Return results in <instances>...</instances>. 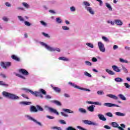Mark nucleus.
I'll return each instance as SVG.
<instances>
[{
    "mask_svg": "<svg viewBox=\"0 0 130 130\" xmlns=\"http://www.w3.org/2000/svg\"><path fill=\"white\" fill-rule=\"evenodd\" d=\"M42 34L43 35V36H44V37H46V38H50V36H49V35L48 34L42 32Z\"/></svg>",
    "mask_w": 130,
    "mask_h": 130,
    "instance_id": "a18cd8bd",
    "label": "nucleus"
},
{
    "mask_svg": "<svg viewBox=\"0 0 130 130\" xmlns=\"http://www.w3.org/2000/svg\"><path fill=\"white\" fill-rule=\"evenodd\" d=\"M37 109L38 110H38L39 111H43V108H42V107H41L39 105H37Z\"/></svg>",
    "mask_w": 130,
    "mask_h": 130,
    "instance_id": "49530a36",
    "label": "nucleus"
},
{
    "mask_svg": "<svg viewBox=\"0 0 130 130\" xmlns=\"http://www.w3.org/2000/svg\"><path fill=\"white\" fill-rule=\"evenodd\" d=\"M59 60H63L64 61H69V59L68 58L64 57H60L58 58Z\"/></svg>",
    "mask_w": 130,
    "mask_h": 130,
    "instance_id": "473e14b6",
    "label": "nucleus"
},
{
    "mask_svg": "<svg viewBox=\"0 0 130 130\" xmlns=\"http://www.w3.org/2000/svg\"><path fill=\"white\" fill-rule=\"evenodd\" d=\"M19 104L21 105H31L32 103H31V102H20Z\"/></svg>",
    "mask_w": 130,
    "mask_h": 130,
    "instance_id": "393cba45",
    "label": "nucleus"
},
{
    "mask_svg": "<svg viewBox=\"0 0 130 130\" xmlns=\"http://www.w3.org/2000/svg\"><path fill=\"white\" fill-rule=\"evenodd\" d=\"M46 117H47V118H48L49 119H54V117H53L52 116L47 115Z\"/></svg>",
    "mask_w": 130,
    "mask_h": 130,
    "instance_id": "052dcab7",
    "label": "nucleus"
},
{
    "mask_svg": "<svg viewBox=\"0 0 130 130\" xmlns=\"http://www.w3.org/2000/svg\"><path fill=\"white\" fill-rule=\"evenodd\" d=\"M111 125H112L113 127L118 128L119 130H124L123 128H121V127L119 126V125L116 122H112Z\"/></svg>",
    "mask_w": 130,
    "mask_h": 130,
    "instance_id": "9d476101",
    "label": "nucleus"
},
{
    "mask_svg": "<svg viewBox=\"0 0 130 130\" xmlns=\"http://www.w3.org/2000/svg\"><path fill=\"white\" fill-rule=\"evenodd\" d=\"M98 46L101 52H105V47L102 42H98Z\"/></svg>",
    "mask_w": 130,
    "mask_h": 130,
    "instance_id": "423d86ee",
    "label": "nucleus"
},
{
    "mask_svg": "<svg viewBox=\"0 0 130 130\" xmlns=\"http://www.w3.org/2000/svg\"><path fill=\"white\" fill-rule=\"evenodd\" d=\"M12 59H14V60H16V61H20V58L17 57V56L15 55H13L11 56Z\"/></svg>",
    "mask_w": 130,
    "mask_h": 130,
    "instance_id": "c85d7f7f",
    "label": "nucleus"
},
{
    "mask_svg": "<svg viewBox=\"0 0 130 130\" xmlns=\"http://www.w3.org/2000/svg\"><path fill=\"white\" fill-rule=\"evenodd\" d=\"M51 87H52L53 90L55 91L56 93H60L61 89L57 87H53L52 84L51 85Z\"/></svg>",
    "mask_w": 130,
    "mask_h": 130,
    "instance_id": "dca6fc26",
    "label": "nucleus"
},
{
    "mask_svg": "<svg viewBox=\"0 0 130 130\" xmlns=\"http://www.w3.org/2000/svg\"><path fill=\"white\" fill-rule=\"evenodd\" d=\"M82 122H83L84 124H87V125H98V123L88 120H83Z\"/></svg>",
    "mask_w": 130,
    "mask_h": 130,
    "instance_id": "0eeeda50",
    "label": "nucleus"
},
{
    "mask_svg": "<svg viewBox=\"0 0 130 130\" xmlns=\"http://www.w3.org/2000/svg\"><path fill=\"white\" fill-rule=\"evenodd\" d=\"M51 129L53 130H61V128L58 126H52L51 127Z\"/></svg>",
    "mask_w": 130,
    "mask_h": 130,
    "instance_id": "e433bc0d",
    "label": "nucleus"
},
{
    "mask_svg": "<svg viewBox=\"0 0 130 130\" xmlns=\"http://www.w3.org/2000/svg\"><path fill=\"white\" fill-rule=\"evenodd\" d=\"M50 102L51 103H53L54 104H55L56 105H57V106H61V103L60 102L58 101H56V100H52Z\"/></svg>",
    "mask_w": 130,
    "mask_h": 130,
    "instance_id": "f3484780",
    "label": "nucleus"
},
{
    "mask_svg": "<svg viewBox=\"0 0 130 130\" xmlns=\"http://www.w3.org/2000/svg\"><path fill=\"white\" fill-rule=\"evenodd\" d=\"M85 63L86 66H88L89 67L92 66V63L89 61H85Z\"/></svg>",
    "mask_w": 130,
    "mask_h": 130,
    "instance_id": "de8ad7c7",
    "label": "nucleus"
},
{
    "mask_svg": "<svg viewBox=\"0 0 130 130\" xmlns=\"http://www.w3.org/2000/svg\"><path fill=\"white\" fill-rule=\"evenodd\" d=\"M15 75L17 76V77H19V78H21V79H23V80H26V77H24V76H23L22 75H21L19 74H16Z\"/></svg>",
    "mask_w": 130,
    "mask_h": 130,
    "instance_id": "a19ab883",
    "label": "nucleus"
},
{
    "mask_svg": "<svg viewBox=\"0 0 130 130\" xmlns=\"http://www.w3.org/2000/svg\"><path fill=\"white\" fill-rule=\"evenodd\" d=\"M56 22H57L58 24H61V23H62V21L59 17H58L56 19Z\"/></svg>",
    "mask_w": 130,
    "mask_h": 130,
    "instance_id": "79ce46f5",
    "label": "nucleus"
},
{
    "mask_svg": "<svg viewBox=\"0 0 130 130\" xmlns=\"http://www.w3.org/2000/svg\"><path fill=\"white\" fill-rule=\"evenodd\" d=\"M92 61L93 62H96L98 61V59H96V57H93V58H92Z\"/></svg>",
    "mask_w": 130,
    "mask_h": 130,
    "instance_id": "69168bd1",
    "label": "nucleus"
},
{
    "mask_svg": "<svg viewBox=\"0 0 130 130\" xmlns=\"http://www.w3.org/2000/svg\"><path fill=\"white\" fill-rule=\"evenodd\" d=\"M118 96L121 99V100L125 101L126 100V98L124 97V95L122 94H119L118 95Z\"/></svg>",
    "mask_w": 130,
    "mask_h": 130,
    "instance_id": "c756f323",
    "label": "nucleus"
},
{
    "mask_svg": "<svg viewBox=\"0 0 130 130\" xmlns=\"http://www.w3.org/2000/svg\"><path fill=\"white\" fill-rule=\"evenodd\" d=\"M102 39H103V40H104V41L105 42H109V39L106 37L103 36L102 37Z\"/></svg>",
    "mask_w": 130,
    "mask_h": 130,
    "instance_id": "37998d69",
    "label": "nucleus"
},
{
    "mask_svg": "<svg viewBox=\"0 0 130 130\" xmlns=\"http://www.w3.org/2000/svg\"><path fill=\"white\" fill-rule=\"evenodd\" d=\"M24 24L27 27H30L31 26V23H30L29 22H28L27 21H24Z\"/></svg>",
    "mask_w": 130,
    "mask_h": 130,
    "instance_id": "f704fd0d",
    "label": "nucleus"
},
{
    "mask_svg": "<svg viewBox=\"0 0 130 130\" xmlns=\"http://www.w3.org/2000/svg\"><path fill=\"white\" fill-rule=\"evenodd\" d=\"M11 62H2L1 63V67L3 69H7L8 68H9V67H11Z\"/></svg>",
    "mask_w": 130,
    "mask_h": 130,
    "instance_id": "6e6552de",
    "label": "nucleus"
},
{
    "mask_svg": "<svg viewBox=\"0 0 130 130\" xmlns=\"http://www.w3.org/2000/svg\"><path fill=\"white\" fill-rule=\"evenodd\" d=\"M104 128H106V129H111V127L107 125H106L104 126Z\"/></svg>",
    "mask_w": 130,
    "mask_h": 130,
    "instance_id": "0e129e2a",
    "label": "nucleus"
},
{
    "mask_svg": "<svg viewBox=\"0 0 130 130\" xmlns=\"http://www.w3.org/2000/svg\"><path fill=\"white\" fill-rule=\"evenodd\" d=\"M30 112H38V110L34 106H31L30 108Z\"/></svg>",
    "mask_w": 130,
    "mask_h": 130,
    "instance_id": "412c9836",
    "label": "nucleus"
},
{
    "mask_svg": "<svg viewBox=\"0 0 130 130\" xmlns=\"http://www.w3.org/2000/svg\"><path fill=\"white\" fill-rule=\"evenodd\" d=\"M105 5L109 10L112 11V7H111V5H110V4H109V3H106L105 4Z\"/></svg>",
    "mask_w": 130,
    "mask_h": 130,
    "instance_id": "7c9ffc66",
    "label": "nucleus"
},
{
    "mask_svg": "<svg viewBox=\"0 0 130 130\" xmlns=\"http://www.w3.org/2000/svg\"><path fill=\"white\" fill-rule=\"evenodd\" d=\"M45 108H48L49 112H51V113H54L55 114H56V115H58V114H59L58 113V112H57V111H56V110H55L52 108H50V107H48V106H45Z\"/></svg>",
    "mask_w": 130,
    "mask_h": 130,
    "instance_id": "1a4fd4ad",
    "label": "nucleus"
},
{
    "mask_svg": "<svg viewBox=\"0 0 130 130\" xmlns=\"http://www.w3.org/2000/svg\"><path fill=\"white\" fill-rule=\"evenodd\" d=\"M114 81L116 83H122L123 79L120 77H116L114 79Z\"/></svg>",
    "mask_w": 130,
    "mask_h": 130,
    "instance_id": "4be33fe9",
    "label": "nucleus"
},
{
    "mask_svg": "<svg viewBox=\"0 0 130 130\" xmlns=\"http://www.w3.org/2000/svg\"><path fill=\"white\" fill-rule=\"evenodd\" d=\"M107 96L109 97L112 99H114V100H118V97L113 94H107Z\"/></svg>",
    "mask_w": 130,
    "mask_h": 130,
    "instance_id": "a211bd4d",
    "label": "nucleus"
},
{
    "mask_svg": "<svg viewBox=\"0 0 130 130\" xmlns=\"http://www.w3.org/2000/svg\"><path fill=\"white\" fill-rule=\"evenodd\" d=\"M104 106H107V107H119L118 105H115L114 104H111L110 103H106L104 104Z\"/></svg>",
    "mask_w": 130,
    "mask_h": 130,
    "instance_id": "f8f14e48",
    "label": "nucleus"
},
{
    "mask_svg": "<svg viewBox=\"0 0 130 130\" xmlns=\"http://www.w3.org/2000/svg\"><path fill=\"white\" fill-rule=\"evenodd\" d=\"M34 95L36 97H40V98L43 99L44 96L43 95H46V91L44 89L41 88L38 91H34Z\"/></svg>",
    "mask_w": 130,
    "mask_h": 130,
    "instance_id": "7ed1b4c3",
    "label": "nucleus"
},
{
    "mask_svg": "<svg viewBox=\"0 0 130 130\" xmlns=\"http://www.w3.org/2000/svg\"><path fill=\"white\" fill-rule=\"evenodd\" d=\"M87 109H88V111H90V112H94V110L95 109V106H94V105H92L90 106L89 107H88L87 108Z\"/></svg>",
    "mask_w": 130,
    "mask_h": 130,
    "instance_id": "5701e85b",
    "label": "nucleus"
},
{
    "mask_svg": "<svg viewBox=\"0 0 130 130\" xmlns=\"http://www.w3.org/2000/svg\"><path fill=\"white\" fill-rule=\"evenodd\" d=\"M22 5L24 8H26V9H29V8H30V5H29L27 3H23Z\"/></svg>",
    "mask_w": 130,
    "mask_h": 130,
    "instance_id": "c9c22d12",
    "label": "nucleus"
},
{
    "mask_svg": "<svg viewBox=\"0 0 130 130\" xmlns=\"http://www.w3.org/2000/svg\"><path fill=\"white\" fill-rule=\"evenodd\" d=\"M71 12H76V7L75 6H72L70 7Z\"/></svg>",
    "mask_w": 130,
    "mask_h": 130,
    "instance_id": "603ef678",
    "label": "nucleus"
},
{
    "mask_svg": "<svg viewBox=\"0 0 130 130\" xmlns=\"http://www.w3.org/2000/svg\"><path fill=\"white\" fill-rule=\"evenodd\" d=\"M40 23L42 25V26H43L44 27H47V23L44 21H40Z\"/></svg>",
    "mask_w": 130,
    "mask_h": 130,
    "instance_id": "72a5a7b5",
    "label": "nucleus"
},
{
    "mask_svg": "<svg viewBox=\"0 0 130 130\" xmlns=\"http://www.w3.org/2000/svg\"><path fill=\"white\" fill-rule=\"evenodd\" d=\"M117 116H125V114L119 112H116L115 113Z\"/></svg>",
    "mask_w": 130,
    "mask_h": 130,
    "instance_id": "a878e982",
    "label": "nucleus"
},
{
    "mask_svg": "<svg viewBox=\"0 0 130 130\" xmlns=\"http://www.w3.org/2000/svg\"><path fill=\"white\" fill-rule=\"evenodd\" d=\"M66 130H77L75 128L73 127L72 126H69L66 128Z\"/></svg>",
    "mask_w": 130,
    "mask_h": 130,
    "instance_id": "6e6d98bb",
    "label": "nucleus"
},
{
    "mask_svg": "<svg viewBox=\"0 0 130 130\" xmlns=\"http://www.w3.org/2000/svg\"><path fill=\"white\" fill-rule=\"evenodd\" d=\"M2 20H3L4 22H8V21H9V18L7 17H3Z\"/></svg>",
    "mask_w": 130,
    "mask_h": 130,
    "instance_id": "bf43d9fd",
    "label": "nucleus"
},
{
    "mask_svg": "<svg viewBox=\"0 0 130 130\" xmlns=\"http://www.w3.org/2000/svg\"><path fill=\"white\" fill-rule=\"evenodd\" d=\"M122 70L123 72H124V73H125V74H127L128 73V70H127V69H126V68H125L123 66H122Z\"/></svg>",
    "mask_w": 130,
    "mask_h": 130,
    "instance_id": "2f4dec72",
    "label": "nucleus"
},
{
    "mask_svg": "<svg viewBox=\"0 0 130 130\" xmlns=\"http://www.w3.org/2000/svg\"><path fill=\"white\" fill-rule=\"evenodd\" d=\"M59 122H60V123H61V124H66V121H64V120H60L59 121Z\"/></svg>",
    "mask_w": 130,
    "mask_h": 130,
    "instance_id": "680f3d73",
    "label": "nucleus"
},
{
    "mask_svg": "<svg viewBox=\"0 0 130 130\" xmlns=\"http://www.w3.org/2000/svg\"><path fill=\"white\" fill-rule=\"evenodd\" d=\"M98 95H103L104 92L103 91H97Z\"/></svg>",
    "mask_w": 130,
    "mask_h": 130,
    "instance_id": "e2e57ef3",
    "label": "nucleus"
},
{
    "mask_svg": "<svg viewBox=\"0 0 130 130\" xmlns=\"http://www.w3.org/2000/svg\"><path fill=\"white\" fill-rule=\"evenodd\" d=\"M41 45L42 46H44V48H46V49H47V50H49V51H57V52H60L61 50L59 48H53L51 47L50 46H48L47 44H45L44 42H41L40 43Z\"/></svg>",
    "mask_w": 130,
    "mask_h": 130,
    "instance_id": "f03ea898",
    "label": "nucleus"
},
{
    "mask_svg": "<svg viewBox=\"0 0 130 130\" xmlns=\"http://www.w3.org/2000/svg\"><path fill=\"white\" fill-rule=\"evenodd\" d=\"M62 29L64 30H70V27H69L67 26H62Z\"/></svg>",
    "mask_w": 130,
    "mask_h": 130,
    "instance_id": "5fc2aeb1",
    "label": "nucleus"
},
{
    "mask_svg": "<svg viewBox=\"0 0 130 130\" xmlns=\"http://www.w3.org/2000/svg\"><path fill=\"white\" fill-rule=\"evenodd\" d=\"M62 111H64V112H67V113H71L74 114L75 113V112L73 111H72V110L69 109H62Z\"/></svg>",
    "mask_w": 130,
    "mask_h": 130,
    "instance_id": "b1692460",
    "label": "nucleus"
},
{
    "mask_svg": "<svg viewBox=\"0 0 130 130\" xmlns=\"http://www.w3.org/2000/svg\"><path fill=\"white\" fill-rule=\"evenodd\" d=\"M25 117H26L29 120H31V121H34V122H35L36 124L38 125H39L40 126H42V124L40 122H39L36 119H34V118L32 117L30 115H26Z\"/></svg>",
    "mask_w": 130,
    "mask_h": 130,
    "instance_id": "39448f33",
    "label": "nucleus"
},
{
    "mask_svg": "<svg viewBox=\"0 0 130 130\" xmlns=\"http://www.w3.org/2000/svg\"><path fill=\"white\" fill-rule=\"evenodd\" d=\"M18 18L19 19V21H20V22H24L25 21V20H24V18L21 16H18Z\"/></svg>",
    "mask_w": 130,
    "mask_h": 130,
    "instance_id": "3c124183",
    "label": "nucleus"
},
{
    "mask_svg": "<svg viewBox=\"0 0 130 130\" xmlns=\"http://www.w3.org/2000/svg\"><path fill=\"white\" fill-rule=\"evenodd\" d=\"M98 116L99 119H100L101 120H102L103 121H106V118H105V117H104V115H103V114H99Z\"/></svg>",
    "mask_w": 130,
    "mask_h": 130,
    "instance_id": "aec40b11",
    "label": "nucleus"
},
{
    "mask_svg": "<svg viewBox=\"0 0 130 130\" xmlns=\"http://www.w3.org/2000/svg\"><path fill=\"white\" fill-rule=\"evenodd\" d=\"M112 68L114 71V72H116V73H120L121 71L120 69L117 67V66L113 65L112 66Z\"/></svg>",
    "mask_w": 130,
    "mask_h": 130,
    "instance_id": "2eb2a0df",
    "label": "nucleus"
},
{
    "mask_svg": "<svg viewBox=\"0 0 130 130\" xmlns=\"http://www.w3.org/2000/svg\"><path fill=\"white\" fill-rule=\"evenodd\" d=\"M83 5L85 6V7H90V3L87 1L83 2Z\"/></svg>",
    "mask_w": 130,
    "mask_h": 130,
    "instance_id": "09e8293b",
    "label": "nucleus"
},
{
    "mask_svg": "<svg viewBox=\"0 0 130 130\" xmlns=\"http://www.w3.org/2000/svg\"><path fill=\"white\" fill-rule=\"evenodd\" d=\"M2 94L4 97H6V98H9V99H11L12 100H17L20 99V98L16 95V94H14L7 91H3L2 92Z\"/></svg>",
    "mask_w": 130,
    "mask_h": 130,
    "instance_id": "f257e3e1",
    "label": "nucleus"
},
{
    "mask_svg": "<svg viewBox=\"0 0 130 130\" xmlns=\"http://www.w3.org/2000/svg\"><path fill=\"white\" fill-rule=\"evenodd\" d=\"M60 114L62 116H64V117H69V115H68L67 114H66L63 112H61Z\"/></svg>",
    "mask_w": 130,
    "mask_h": 130,
    "instance_id": "8fccbe9b",
    "label": "nucleus"
},
{
    "mask_svg": "<svg viewBox=\"0 0 130 130\" xmlns=\"http://www.w3.org/2000/svg\"><path fill=\"white\" fill-rule=\"evenodd\" d=\"M106 72L109 74V75H111L112 76H113V75H115V73L109 69H106Z\"/></svg>",
    "mask_w": 130,
    "mask_h": 130,
    "instance_id": "cd10ccee",
    "label": "nucleus"
},
{
    "mask_svg": "<svg viewBox=\"0 0 130 130\" xmlns=\"http://www.w3.org/2000/svg\"><path fill=\"white\" fill-rule=\"evenodd\" d=\"M69 85H70L73 88H75V89H78V90H81L82 91H85L87 92H91V90L84 88V87H81L78 85H77L76 84L73 83V82H69Z\"/></svg>",
    "mask_w": 130,
    "mask_h": 130,
    "instance_id": "20e7f679",
    "label": "nucleus"
},
{
    "mask_svg": "<svg viewBox=\"0 0 130 130\" xmlns=\"http://www.w3.org/2000/svg\"><path fill=\"white\" fill-rule=\"evenodd\" d=\"M19 72L20 74H22L24 76H28L29 72L27 71V70L24 69H21L19 70Z\"/></svg>",
    "mask_w": 130,
    "mask_h": 130,
    "instance_id": "ddd939ff",
    "label": "nucleus"
},
{
    "mask_svg": "<svg viewBox=\"0 0 130 130\" xmlns=\"http://www.w3.org/2000/svg\"><path fill=\"white\" fill-rule=\"evenodd\" d=\"M85 10L90 14V15H95V12L93 10V9L91 7H85Z\"/></svg>",
    "mask_w": 130,
    "mask_h": 130,
    "instance_id": "9b49d317",
    "label": "nucleus"
},
{
    "mask_svg": "<svg viewBox=\"0 0 130 130\" xmlns=\"http://www.w3.org/2000/svg\"><path fill=\"white\" fill-rule=\"evenodd\" d=\"M93 104H95V105H99L100 106H101L102 105V104H101V103L98 102H93Z\"/></svg>",
    "mask_w": 130,
    "mask_h": 130,
    "instance_id": "4d7b16f0",
    "label": "nucleus"
},
{
    "mask_svg": "<svg viewBox=\"0 0 130 130\" xmlns=\"http://www.w3.org/2000/svg\"><path fill=\"white\" fill-rule=\"evenodd\" d=\"M0 86H4V87H8V84H6L4 82L0 81Z\"/></svg>",
    "mask_w": 130,
    "mask_h": 130,
    "instance_id": "ea45409f",
    "label": "nucleus"
},
{
    "mask_svg": "<svg viewBox=\"0 0 130 130\" xmlns=\"http://www.w3.org/2000/svg\"><path fill=\"white\" fill-rule=\"evenodd\" d=\"M124 86L125 87V88L126 89H129V88H130V85L128 84V83H124Z\"/></svg>",
    "mask_w": 130,
    "mask_h": 130,
    "instance_id": "864d4df0",
    "label": "nucleus"
},
{
    "mask_svg": "<svg viewBox=\"0 0 130 130\" xmlns=\"http://www.w3.org/2000/svg\"><path fill=\"white\" fill-rule=\"evenodd\" d=\"M115 24L117 26H122V25L123 24V23L120 19H115Z\"/></svg>",
    "mask_w": 130,
    "mask_h": 130,
    "instance_id": "4468645a",
    "label": "nucleus"
},
{
    "mask_svg": "<svg viewBox=\"0 0 130 130\" xmlns=\"http://www.w3.org/2000/svg\"><path fill=\"white\" fill-rule=\"evenodd\" d=\"M44 98H45V99H47V100L51 99V96H50L49 95H46L44 96Z\"/></svg>",
    "mask_w": 130,
    "mask_h": 130,
    "instance_id": "13d9d810",
    "label": "nucleus"
},
{
    "mask_svg": "<svg viewBox=\"0 0 130 130\" xmlns=\"http://www.w3.org/2000/svg\"><path fill=\"white\" fill-rule=\"evenodd\" d=\"M21 90H22L23 91H25L26 93H29H29H31L32 95H34V91L31 90L30 89L26 88H21Z\"/></svg>",
    "mask_w": 130,
    "mask_h": 130,
    "instance_id": "6ab92c4d",
    "label": "nucleus"
},
{
    "mask_svg": "<svg viewBox=\"0 0 130 130\" xmlns=\"http://www.w3.org/2000/svg\"><path fill=\"white\" fill-rule=\"evenodd\" d=\"M5 5L6 6V7H12V5L9 2L5 3Z\"/></svg>",
    "mask_w": 130,
    "mask_h": 130,
    "instance_id": "338daca9",
    "label": "nucleus"
},
{
    "mask_svg": "<svg viewBox=\"0 0 130 130\" xmlns=\"http://www.w3.org/2000/svg\"><path fill=\"white\" fill-rule=\"evenodd\" d=\"M86 45H87L88 47H90V48H94V45L91 43H87L86 44Z\"/></svg>",
    "mask_w": 130,
    "mask_h": 130,
    "instance_id": "4c0bfd02",
    "label": "nucleus"
},
{
    "mask_svg": "<svg viewBox=\"0 0 130 130\" xmlns=\"http://www.w3.org/2000/svg\"><path fill=\"white\" fill-rule=\"evenodd\" d=\"M84 74L86 77H88L89 78H92V75L90 73H88L87 71L84 72Z\"/></svg>",
    "mask_w": 130,
    "mask_h": 130,
    "instance_id": "58836bf2",
    "label": "nucleus"
},
{
    "mask_svg": "<svg viewBox=\"0 0 130 130\" xmlns=\"http://www.w3.org/2000/svg\"><path fill=\"white\" fill-rule=\"evenodd\" d=\"M78 110L80 113H83L84 114L87 113V110L84 108H79Z\"/></svg>",
    "mask_w": 130,
    "mask_h": 130,
    "instance_id": "bb28decb",
    "label": "nucleus"
},
{
    "mask_svg": "<svg viewBox=\"0 0 130 130\" xmlns=\"http://www.w3.org/2000/svg\"><path fill=\"white\" fill-rule=\"evenodd\" d=\"M106 115L107 116H108V117H113V114H112V113L111 112H108L106 114Z\"/></svg>",
    "mask_w": 130,
    "mask_h": 130,
    "instance_id": "c03bdc74",
    "label": "nucleus"
},
{
    "mask_svg": "<svg viewBox=\"0 0 130 130\" xmlns=\"http://www.w3.org/2000/svg\"><path fill=\"white\" fill-rule=\"evenodd\" d=\"M77 128H78V129H81V130H86L84 129V128L81 127V126H77Z\"/></svg>",
    "mask_w": 130,
    "mask_h": 130,
    "instance_id": "774afa93",
    "label": "nucleus"
}]
</instances>
